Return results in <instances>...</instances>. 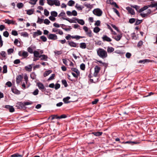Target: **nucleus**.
<instances>
[{
    "label": "nucleus",
    "instance_id": "obj_15",
    "mask_svg": "<svg viewBox=\"0 0 157 157\" xmlns=\"http://www.w3.org/2000/svg\"><path fill=\"white\" fill-rule=\"evenodd\" d=\"M40 60L47 61L48 58V56L45 55H40Z\"/></svg>",
    "mask_w": 157,
    "mask_h": 157
},
{
    "label": "nucleus",
    "instance_id": "obj_53",
    "mask_svg": "<svg viewBox=\"0 0 157 157\" xmlns=\"http://www.w3.org/2000/svg\"><path fill=\"white\" fill-rule=\"evenodd\" d=\"M40 38L43 42H46L47 40L46 37L44 36H41L40 37Z\"/></svg>",
    "mask_w": 157,
    "mask_h": 157
},
{
    "label": "nucleus",
    "instance_id": "obj_11",
    "mask_svg": "<svg viewBox=\"0 0 157 157\" xmlns=\"http://www.w3.org/2000/svg\"><path fill=\"white\" fill-rule=\"evenodd\" d=\"M42 32L40 30H37L36 32L33 33V37L35 38L36 36L42 34Z\"/></svg>",
    "mask_w": 157,
    "mask_h": 157
},
{
    "label": "nucleus",
    "instance_id": "obj_8",
    "mask_svg": "<svg viewBox=\"0 0 157 157\" xmlns=\"http://www.w3.org/2000/svg\"><path fill=\"white\" fill-rule=\"evenodd\" d=\"M48 39L52 40H56L57 39V36L53 34H50L48 36Z\"/></svg>",
    "mask_w": 157,
    "mask_h": 157
},
{
    "label": "nucleus",
    "instance_id": "obj_55",
    "mask_svg": "<svg viewBox=\"0 0 157 157\" xmlns=\"http://www.w3.org/2000/svg\"><path fill=\"white\" fill-rule=\"evenodd\" d=\"M0 55L3 57H5L6 56V54L5 51H2L0 52Z\"/></svg>",
    "mask_w": 157,
    "mask_h": 157
},
{
    "label": "nucleus",
    "instance_id": "obj_59",
    "mask_svg": "<svg viewBox=\"0 0 157 157\" xmlns=\"http://www.w3.org/2000/svg\"><path fill=\"white\" fill-rule=\"evenodd\" d=\"M3 35L5 37H7L9 36V33L7 31H5L3 32Z\"/></svg>",
    "mask_w": 157,
    "mask_h": 157
},
{
    "label": "nucleus",
    "instance_id": "obj_49",
    "mask_svg": "<svg viewBox=\"0 0 157 157\" xmlns=\"http://www.w3.org/2000/svg\"><path fill=\"white\" fill-rule=\"evenodd\" d=\"M55 76V74H52L51 76L47 80L48 81H49L54 79Z\"/></svg>",
    "mask_w": 157,
    "mask_h": 157
},
{
    "label": "nucleus",
    "instance_id": "obj_52",
    "mask_svg": "<svg viewBox=\"0 0 157 157\" xmlns=\"http://www.w3.org/2000/svg\"><path fill=\"white\" fill-rule=\"evenodd\" d=\"M143 21L142 20H138V19L136 21V23L135 24V25H137L140 24Z\"/></svg>",
    "mask_w": 157,
    "mask_h": 157
},
{
    "label": "nucleus",
    "instance_id": "obj_25",
    "mask_svg": "<svg viewBox=\"0 0 157 157\" xmlns=\"http://www.w3.org/2000/svg\"><path fill=\"white\" fill-rule=\"evenodd\" d=\"M92 134L96 136H99L102 135L103 133L102 132H92Z\"/></svg>",
    "mask_w": 157,
    "mask_h": 157
},
{
    "label": "nucleus",
    "instance_id": "obj_42",
    "mask_svg": "<svg viewBox=\"0 0 157 157\" xmlns=\"http://www.w3.org/2000/svg\"><path fill=\"white\" fill-rule=\"evenodd\" d=\"M51 14L52 16L56 17L57 16V13L55 11H52L51 12Z\"/></svg>",
    "mask_w": 157,
    "mask_h": 157
},
{
    "label": "nucleus",
    "instance_id": "obj_58",
    "mask_svg": "<svg viewBox=\"0 0 157 157\" xmlns=\"http://www.w3.org/2000/svg\"><path fill=\"white\" fill-rule=\"evenodd\" d=\"M131 36L132 39H134L135 40L137 39L136 35H135V34L134 33H133L131 34Z\"/></svg>",
    "mask_w": 157,
    "mask_h": 157
},
{
    "label": "nucleus",
    "instance_id": "obj_47",
    "mask_svg": "<svg viewBox=\"0 0 157 157\" xmlns=\"http://www.w3.org/2000/svg\"><path fill=\"white\" fill-rule=\"evenodd\" d=\"M43 19H40L39 17H38L37 21H36L37 23L39 24H42L43 21Z\"/></svg>",
    "mask_w": 157,
    "mask_h": 157
},
{
    "label": "nucleus",
    "instance_id": "obj_44",
    "mask_svg": "<svg viewBox=\"0 0 157 157\" xmlns=\"http://www.w3.org/2000/svg\"><path fill=\"white\" fill-rule=\"evenodd\" d=\"M75 7L79 10H82L83 7H82L80 6L78 4H76L75 5Z\"/></svg>",
    "mask_w": 157,
    "mask_h": 157
},
{
    "label": "nucleus",
    "instance_id": "obj_10",
    "mask_svg": "<svg viewBox=\"0 0 157 157\" xmlns=\"http://www.w3.org/2000/svg\"><path fill=\"white\" fill-rule=\"evenodd\" d=\"M5 23L7 24L8 25L12 24V25H17V23L15 21L13 20H10L8 19L6 20Z\"/></svg>",
    "mask_w": 157,
    "mask_h": 157
},
{
    "label": "nucleus",
    "instance_id": "obj_31",
    "mask_svg": "<svg viewBox=\"0 0 157 157\" xmlns=\"http://www.w3.org/2000/svg\"><path fill=\"white\" fill-rule=\"evenodd\" d=\"M71 70L75 72L77 74H80V72L78 70V69L75 68H71Z\"/></svg>",
    "mask_w": 157,
    "mask_h": 157
},
{
    "label": "nucleus",
    "instance_id": "obj_33",
    "mask_svg": "<svg viewBox=\"0 0 157 157\" xmlns=\"http://www.w3.org/2000/svg\"><path fill=\"white\" fill-rule=\"evenodd\" d=\"M55 5L57 6H59L60 5L59 1L58 0H54L53 5Z\"/></svg>",
    "mask_w": 157,
    "mask_h": 157
},
{
    "label": "nucleus",
    "instance_id": "obj_24",
    "mask_svg": "<svg viewBox=\"0 0 157 157\" xmlns=\"http://www.w3.org/2000/svg\"><path fill=\"white\" fill-rule=\"evenodd\" d=\"M80 47L82 49H85L86 48V43L82 42L79 44Z\"/></svg>",
    "mask_w": 157,
    "mask_h": 157
},
{
    "label": "nucleus",
    "instance_id": "obj_20",
    "mask_svg": "<svg viewBox=\"0 0 157 157\" xmlns=\"http://www.w3.org/2000/svg\"><path fill=\"white\" fill-rule=\"evenodd\" d=\"M73 18L76 20L79 24L82 25H83L85 24L84 21L82 19H78V18L75 17H74Z\"/></svg>",
    "mask_w": 157,
    "mask_h": 157
},
{
    "label": "nucleus",
    "instance_id": "obj_21",
    "mask_svg": "<svg viewBox=\"0 0 157 157\" xmlns=\"http://www.w3.org/2000/svg\"><path fill=\"white\" fill-rule=\"evenodd\" d=\"M98 62L101 64L102 65L105 67V69L107 68L108 66V64L106 63L105 62L103 63L101 60H97L96 63H98Z\"/></svg>",
    "mask_w": 157,
    "mask_h": 157
},
{
    "label": "nucleus",
    "instance_id": "obj_5",
    "mask_svg": "<svg viewBox=\"0 0 157 157\" xmlns=\"http://www.w3.org/2000/svg\"><path fill=\"white\" fill-rule=\"evenodd\" d=\"M16 106L17 109H25L26 107L24 106V103L22 102H18Z\"/></svg>",
    "mask_w": 157,
    "mask_h": 157
},
{
    "label": "nucleus",
    "instance_id": "obj_37",
    "mask_svg": "<svg viewBox=\"0 0 157 157\" xmlns=\"http://www.w3.org/2000/svg\"><path fill=\"white\" fill-rule=\"evenodd\" d=\"M75 2L74 1L71 0H70L67 3L68 6H72L73 5H74Z\"/></svg>",
    "mask_w": 157,
    "mask_h": 157
},
{
    "label": "nucleus",
    "instance_id": "obj_41",
    "mask_svg": "<svg viewBox=\"0 0 157 157\" xmlns=\"http://www.w3.org/2000/svg\"><path fill=\"white\" fill-rule=\"evenodd\" d=\"M14 49L13 48H11L7 50V52L8 55L11 54V53H13V52Z\"/></svg>",
    "mask_w": 157,
    "mask_h": 157
},
{
    "label": "nucleus",
    "instance_id": "obj_63",
    "mask_svg": "<svg viewBox=\"0 0 157 157\" xmlns=\"http://www.w3.org/2000/svg\"><path fill=\"white\" fill-rule=\"evenodd\" d=\"M50 22V21L47 19H45L44 21V23L47 25H48Z\"/></svg>",
    "mask_w": 157,
    "mask_h": 157
},
{
    "label": "nucleus",
    "instance_id": "obj_19",
    "mask_svg": "<svg viewBox=\"0 0 157 157\" xmlns=\"http://www.w3.org/2000/svg\"><path fill=\"white\" fill-rule=\"evenodd\" d=\"M60 25H61L62 26H61L62 28L63 29H64L66 31H70L72 29V28L71 27V26H68V27H69V28H64L65 27H66L67 26L65 25L64 24H60Z\"/></svg>",
    "mask_w": 157,
    "mask_h": 157
},
{
    "label": "nucleus",
    "instance_id": "obj_51",
    "mask_svg": "<svg viewBox=\"0 0 157 157\" xmlns=\"http://www.w3.org/2000/svg\"><path fill=\"white\" fill-rule=\"evenodd\" d=\"M98 78H97L96 79L94 80L93 79L90 78L89 80L90 82L92 83H96L98 81Z\"/></svg>",
    "mask_w": 157,
    "mask_h": 157
},
{
    "label": "nucleus",
    "instance_id": "obj_9",
    "mask_svg": "<svg viewBox=\"0 0 157 157\" xmlns=\"http://www.w3.org/2000/svg\"><path fill=\"white\" fill-rule=\"evenodd\" d=\"M120 34L115 36H113V38H114L116 40L119 41L120 40L122 36V33L121 32L119 33Z\"/></svg>",
    "mask_w": 157,
    "mask_h": 157
},
{
    "label": "nucleus",
    "instance_id": "obj_2",
    "mask_svg": "<svg viewBox=\"0 0 157 157\" xmlns=\"http://www.w3.org/2000/svg\"><path fill=\"white\" fill-rule=\"evenodd\" d=\"M93 12L95 15L98 17L101 16L103 13L102 11L99 8L94 9L93 10Z\"/></svg>",
    "mask_w": 157,
    "mask_h": 157
},
{
    "label": "nucleus",
    "instance_id": "obj_16",
    "mask_svg": "<svg viewBox=\"0 0 157 157\" xmlns=\"http://www.w3.org/2000/svg\"><path fill=\"white\" fill-rule=\"evenodd\" d=\"M62 19L63 20H66L68 21L70 23H76V20L75 19H70L68 18H65L63 17Z\"/></svg>",
    "mask_w": 157,
    "mask_h": 157
},
{
    "label": "nucleus",
    "instance_id": "obj_64",
    "mask_svg": "<svg viewBox=\"0 0 157 157\" xmlns=\"http://www.w3.org/2000/svg\"><path fill=\"white\" fill-rule=\"evenodd\" d=\"M113 9L114 12L119 17L120 16V13L118 10L115 8H113Z\"/></svg>",
    "mask_w": 157,
    "mask_h": 157
},
{
    "label": "nucleus",
    "instance_id": "obj_3",
    "mask_svg": "<svg viewBox=\"0 0 157 157\" xmlns=\"http://www.w3.org/2000/svg\"><path fill=\"white\" fill-rule=\"evenodd\" d=\"M83 29L88 36L89 37H92L93 36L92 34V31L90 29L89 30L87 26H83Z\"/></svg>",
    "mask_w": 157,
    "mask_h": 157
},
{
    "label": "nucleus",
    "instance_id": "obj_48",
    "mask_svg": "<svg viewBox=\"0 0 157 157\" xmlns=\"http://www.w3.org/2000/svg\"><path fill=\"white\" fill-rule=\"evenodd\" d=\"M17 6L19 9H21L23 6L24 5L22 3L20 2L17 4Z\"/></svg>",
    "mask_w": 157,
    "mask_h": 157
},
{
    "label": "nucleus",
    "instance_id": "obj_56",
    "mask_svg": "<svg viewBox=\"0 0 157 157\" xmlns=\"http://www.w3.org/2000/svg\"><path fill=\"white\" fill-rule=\"evenodd\" d=\"M56 116L57 117V118H58V119L65 118L67 117V116L65 114L59 116Z\"/></svg>",
    "mask_w": 157,
    "mask_h": 157
},
{
    "label": "nucleus",
    "instance_id": "obj_62",
    "mask_svg": "<svg viewBox=\"0 0 157 157\" xmlns=\"http://www.w3.org/2000/svg\"><path fill=\"white\" fill-rule=\"evenodd\" d=\"M44 15L46 16H48L49 15V12L47 9L44 10Z\"/></svg>",
    "mask_w": 157,
    "mask_h": 157
},
{
    "label": "nucleus",
    "instance_id": "obj_12",
    "mask_svg": "<svg viewBox=\"0 0 157 157\" xmlns=\"http://www.w3.org/2000/svg\"><path fill=\"white\" fill-rule=\"evenodd\" d=\"M6 108L9 109L10 112H13L14 111V109L13 106L10 105H6L5 107Z\"/></svg>",
    "mask_w": 157,
    "mask_h": 157
},
{
    "label": "nucleus",
    "instance_id": "obj_50",
    "mask_svg": "<svg viewBox=\"0 0 157 157\" xmlns=\"http://www.w3.org/2000/svg\"><path fill=\"white\" fill-rule=\"evenodd\" d=\"M131 7L135 8L136 10L138 12H139L138 10L139 9L140 7L136 5L131 6Z\"/></svg>",
    "mask_w": 157,
    "mask_h": 157
},
{
    "label": "nucleus",
    "instance_id": "obj_60",
    "mask_svg": "<svg viewBox=\"0 0 157 157\" xmlns=\"http://www.w3.org/2000/svg\"><path fill=\"white\" fill-rule=\"evenodd\" d=\"M84 6L87 8H90V9H91L93 7L90 4H84Z\"/></svg>",
    "mask_w": 157,
    "mask_h": 157
},
{
    "label": "nucleus",
    "instance_id": "obj_29",
    "mask_svg": "<svg viewBox=\"0 0 157 157\" xmlns=\"http://www.w3.org/2000/svg\"><path fill=\"white\" fill-rule=\"evenodd\" d=\"M26 13L29 15H31L33 13L34 10L33 9H30L28 10H26Z\"/></svg>",
    "mask_w": 157,
    "mask_h": 157
},
{
    "label": "nucleus",
    "instance_id": "obj_39",
    "mask_svg": "<svg viewBox=\"0 0 157 157\" xmlns=\"http://www.w3.org/2000/svg\"><path fill=\"white\" fill-rule=\"evenodd\" d=\"M47 3L51 6L53 5L54 0H47Z\"/></svg>",
    "mask_w": 157,
    "mask_h": 157
},
{
    "label": "nucleus",
    "instance_id": "obj_36",
    "mask_svg": "<svg viewBox=\"0 0 157 157\" xmlns=\"http://www.w3.org/2000/svg\"><path fill=\"white\" fill-rule=\"evenodd\" d=\"M12 90V92L15 94H18L20 93V91L16 89H13Z\"/></svg>",
    "mask_w": 157,
    "mask_h": 157
},
{
    "label": "nucleus",
    "instance_id": "obj_35",
    "mask_svg": "<svg viewBox=\"0 0 157 157\" xmlns=\"http://www.w3.org/2000/svg\"><path fill=\"white\" fill-rule=\"evenodd\" d=\"M100 29L98 27H95L93 30L94 32L96 33H98L100 31Z\"/></svg>",
    "mask_w": 157,
    "mask_h": 157
},
{
    "label": "nucleus",
    "instance_id": "obj_23",
    "mask_svg": "<svg viewBox=\"0 0 157 157\" xmlns=\"http://www.w3.org/2000/svg\"><path fill=\"white\" fill-rule=\"evenodd\" d=\"M70 99V97L67 96L66 98H64L63 99V101L65 103H68L70 102L68 100Z\"/></svg>",
    "mask_w": 157,
    "mask_h": 157
},
{
    "label": "nucleus",
    "instance_id": "obj_54",
    "mask_svg": "<svg viewBox=\"0 0 157 157\" xmlns=\"http://www.w3.org/2000/svg\"><path fill=\"white\" fill-rule=\"evenodd\" d=\"M80 68L82 70H84L85 68V65L83 63H82L80 65Z\"/></svg>",
    "mask_w": 157,
    "mask_h": 157
},
{
    "label": "nucleus",
    "instance_id": "obj_28",
    "mask_svg": "<svg viewBox=\"0 0 157 157\" xmlns=\"http://www.w3.org/2000/svg\"><path fill=\"white\" fill-rule=\"evenodd\" d=\"M23 155H20L18 153L14 154L10 156V157H22Z\"/></svg>",
    "mask_w": 157,
    "mask_h": 157
},
{
    "label": "nucleus",
    "instance_id": "obj_17",
    "mask_svg": "<svg viewBox=\"0 0 157 157\" xmlns=\"http://www.w3.org/2000/svg\"><path fill=\"white\" fill-rule=\"evenodd\" d=\"M126 10L128 11V12L132 15H133L135 14L134 10L132 8L130 7H127Z\"/></svg>",
    "mask_w": 157,
    "mask_h": 157
},
{
    "label": "nucleus",
    "instance_id": "obj_43",
    "mask_svg": "<svg viewBox=\"0 0 157 157\" xmlns=\"http://www.w3.org/2000/svg\"><path fill=\"white\" fill-rule=\"evenodd\" d=\"M38 0H30L29 3L31 5H35L36 4Z\"/></svg>",
    "mask_w": 157,
    "mask_h": 157
},
{
    "label": "nucleus",
    "instance_id": "obj_6",
    "mask_svg": "<svg viewBox=\"0 0 157 157\" xmlns=\"http://www.w3.org/2000/svg\"><path fill=\"white\" fill-rule=\"evenodd\" d=\"M68 45L71 47L78 48V44L75 42L73 41H68Z\"/></svg>",
    "mask_w": 157,
    "mask_h": 157
},
{
    "label": "nucleus",
    "instance_id": "obj_22",
    "mask_svg": "<svg viewBox=\"0 0 157 157\" xmlns=\"http://www.w3.org/2000/svg\"><path fill=\"white\" fill-rule=\"evenodd\" d=\"M25 70L26 71L30 72V71H31L32 70V66H31V65L30 64V65H29V66H25Z\"/></svg>",
    "mask_w": 157,
    "mask_h": 157
},
{
    "label": "nucleus",
    "instance_id": "obj_30",
    "mask_svg": "<svg viewBox=\"0 0 157 157\" xmlns=\"http://www.w3.org/2000/svg\"><path fill=\"white\" fill-rule=\"evenodd\" d=\"M33 54L34 57L40 58V53L38 51H35L33 52Z\"/></svg>",
    "mask_w": 157,
    "mask_h": 157
},
{
    "label": "nucleus",
    "instance_id": "obj_26",
    "mask_svg": "<svg viewBox=\"0 0 157 157\" xmlns=\"http://www.w3.org/2000/svg\"><path fill=\"white\" fill-rule=\"evenodd\" d=\"M114 50V48L112 47H108L107 49V52L108 53H111Z\"/></svg>",
    "mask_w": 157,
    "mask_h": 157
},
{
    "label": "nucleus",
    "instance_id": "obj_45",
    "mask_svg": "<svg viewBox=\"0 0 157 157\" xmlns=\"http://www.w3.org/2000/svg\"><path fill=\"white\" fill-rule=\"evenodd\" d=\"M3 73H6L7 72V67L6 65H4L3 67Z\"/></svg>",
    "mask_w": 157,
    "mask_h": 157
},
{
    "label": "nucleus",
    "instance_id": "obj_38",
    "mask_svg": "<svg viewBox=\"0 0 157 157\" xmlns=\"http://www.w3.org/2000/svg\"><path fill=\"white\" fill-rule=\"evenodd\" d=\"M21 36L25 37H28L29 36V34L26 32H23L21 33Z\"/></svg>",
    "mask_w": 157,
    "mask_h": 157
},
{
    "label": "nucleus",
    "instance_id": "obj_13",
    "mask_svg": "<svg viewBox=\"0 0 157 157\" xmlns=\"http://www.w3.org/2000/svg\"><path fill=\"white\" fill-rule=\"evenodd\" d=\"M23 78V77L22 75H19L17 76L16 78V82L17 84L21 82V81L22 79Z\"/></svg>",
    "mask_w": 157,
    "mask_h": 157
},
{
    "label": "nucleus",
    "instance_id": "obj_1",
    "mask_svg": "<svg viewBox=\"0 0 157 157\" xmlns=\"http://www.w3.org/2000/svg\"><path fill=\"white\" fill-rule=\"evenodd\" d=\"M97 52L98 55L100 58L104 59L107 57V52L103 48H98L97 50Z\"/></svg>",
    "mask_w": 157,
    "mask_h": 157
},
{
    "label": "nucleus",
    "instance_id": "obj_34",
    "mask_svg": "<svg viewBox=\"0 0 157 157\" xmlns=\"http://www.w3.org/2000/svg\"><path fill=\"white\" fill-rule=\"evenodd\" d=\"M28 53L27 52L24 51L22 54H21L22 56H23L24 58H26L28 56Z\"/></svg>",
    "mask_w": 157,
    "mask_h": 157
},
{
    "label": "nucleus",
    "instance_id": "obj_46",
    "mask_svg": "<svg viewBox=\"0 0 157 157\" xmlns=\"http://www.w3.org/2000/svg\"><path fill=\"white\" fill-rule=\"evenodd\" d=\"M112 27L115 30H116L117 32L119 33H120V31L118 29L117 27L116 26L113 24H111V25Z\"/></svg>",
    "mask_w": 157,
    "mask_h": 157
},
{
    "label": "nucleus",
    "instance_id": "obj_18",
    "mask_svg": "<svg viewBox=\"0 0 157 157\" xmlns=\"http://www.w3.org/2000/svg\"><path fill=\"white\" fill-rule=\"evenodd\" d=\"M149 6L151 8L155 7L156 10H157V2H151V4L149 5Z\"/></svg>",
    "mask_w": 157,
    "mask_h": 157
},
{
    "label": "nucleus",
    "instance_id": "obj_32",
    "mask_svg": "<svg viewBox=\"0 0 157 157\" xmlns=\"http://www.w3.org/2000/svg\"><path fill=\"white\" fill-rule=\"evenodd\" d=\"M61 82L63 85H64V87H66L68 86V84L67 82L65 79H63L61 81Z\"/></svg>",
    "mask_w": 157,
    "mask_h": 157
},
{
    "label": "nucleus",
    "instance_id": "obj_61",
    "mask_svg": "<svg viewBox=\"0 0 157 157\" xmlns=\"http://www.w3.org/2000/svg\"><path fill=\"white\" fill-rule=\"evenodd\" d=\"M135 19L134 18H131L129 19V22L131 24H132L135 21Z\"/></svg>",
    "mask_w": 157,
    "mask_h": 157
},
{
    "label": "nucleus",
    "instance_id": "obj_40",
    "mask_svg": "<svg viewBox=\"0 0 157 157\" xmlns=\"http://www.w3.org/2000/svg\"><path fill=\"white\" fill-rule=\"evenodd\" d=\"M58 16L59 17H62V18L63 17H65L66 15L65 13L63 11L58 15Z\"/></svg>",
    "mask_w": 157,
    "mask_h": 157
},
{
    "label": "nucleus",
    "instance_id": "obj_57",
    "mask_svg": "<svg viewBox=\"0 0 157 157\" xmlns=\"http://www.w3.org/2000/svg\"><path fill=\"white\" fill-rule=\"evenodd\" d=\"M27 51L30 53H33V49L31 47H29L27 48Z\"/></svg>",
    "mask_w": 157,
    "mask_h": 157
},
{
    "label": "nucleus",
    "instance_id": "obj_7",
    "mask_svg": "<svg viewBox=\"0 0 157 157\" xmlns=\"http://www.w3.org/2000/svg\"><path fill=\"white\" fill-rule=\"evenodd\" d=\"M102 39L103 41L110 42L112 41V39L106 35H103L102 37Z\"/></svg>",
    "mask_w": 157,
    "mask_h": 157
},
{
    "label": "nucleus",
    "instance_id": "obj_27",
    "mask_svg": "<svg viewBox=\"0 0 157 157\" xmlns=\"http://www.w3.org/2000/svg\"><path fill=\"white\" fill-rule=\"evenodd\" d=\"M52 72V71L51 70H48L46 71L44 74V76L45 77L47 76L48 75Z\"/></svg>",
    "mask_w": 157,
    "mask_h": 157
},
{
    "label": "nucleus",
    "instance_id": "obj_4",
    "mask_svg": "<svg viewBox=\"0 0 157 157\" xmlns=\"http://www.w3.org/2000/svg\"><path fill=\"white\" fill-rule=\"evenodd\" d=\"M101 70V68L98 65L96 66L94 68V72L93 74L94 76L96 77H97Z\"/></svg>",
    "mask_w": 157,
    "mask_h": 157
},
{
    "label": "nucleus",
    "instance_id": "obj_14",
    "mask_svg": "<svg viewBox=\"0 0 157 157\" xmlns=\"http://www.w3.org/2000/svg\"><path fill=\"white\" fill-rule=\"evenodd\" d=\"M37 85L39 89L40 90H43L45 89L44 85L40 82H37Z\"/></svg>",
    "mask_w": 157,
    "mask_h": 157
}]
</instances>
